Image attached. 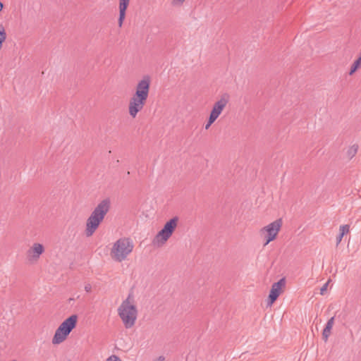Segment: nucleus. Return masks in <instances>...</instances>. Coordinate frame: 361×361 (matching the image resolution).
I'll return each mask as SVG.
<instances>
[{"instance_id":"423d86ee","label":"nucleus","mask_w":361,"mask_h":361,"mask_svg":"<svg viewBox=\"0 0 361 361\" xmlns=\"http://www.w3.org/2000/svg\"><path fill=\"white\" fill-rule=\"evenodd\" d=\"M147 100V99L144 97L134 94H133L128 104V113L132 118H135L137 114L142 110Z\"/></svg>"},{"instance_id":"5701e85b","label":"nucleus","mask_w":361,"mask_h":361,"mask_svg":"<svg viewBox=\"0 0 361 361\" xmlns=\"http://www.w3.org/2000/svg\"><path fill=\"white\" fill-rule=\"evenodd\" d=\"M350 152L353 154V156L357 152V148L350 149Z\"/></svg>"},{"instance_id":"2eb2a0df","label":"nucleus","mask_w":361,"mask_h":361,"mask_svg":"<svg viewBox=\"0 0 361 361\" xmlns=\"http://www.w3.org/2000/svg\"><path fill=\"white\" fill-rule=\"evenodd\" d=\"M217 118L209 114L207 123L204 126V128L208 130L209 127L213 124Z\"/></svg>"},{"instance_id":"9d476101","label":"nucleus","mask_w":361,"mask_h":361,"mask_svg":"<svg viewBox=\"0 0 361 361\" xmlns=\"http://www.w3.org/2000/svg\"><path fill=\"white\" fill-rule=\"evenodd\" d=\"M285 278H282L278 282L273 283L269 295V305H271L277 300L282 292V288L285 287Z\"/></svg>"},{"instance_id":"393cba45","label":"nucleus","mask_w":361,"mask_h":361,"mask_svg":"<svg viewBox=\"0 0 361 361\" xmlns=\"http://www.w3.org/2000/svg\"><path fill=\"white\" fill-rule=\"evenodd\" d=\"M3 7H4V5H3V4L0 1V11L3 9Z\"/></svg>"},{"instance_id":"6ab92c4d","label":"nucleus","mask_w":361,"mask_h":361,"mask_svg":"<svg viewBox=\"0 0 361 361\" xmlns=\"http://www.w3.org/2000/svg\"><path fill=\"white\" fill-rule=\"evenodd\" d=\"M328 284H329V282H326V283H324L323 285V286L320 289V294L321 295H324V293L326 292V289H327V287H328Z\"/></svg>"},{"instance_id":"412c9836","label":"nucleus","mask_w":361,"mask_h":361,"mask_svg":"<svg viewBox=\"0 0 361 361\" xmlns=\"http://www.w3.org/2000/svg\"><path fill=\"white\" fill-rule=\"evenodd\" d=\"M184 1L185 0H173L172 1V4L173 6L181 5L184 2Z\"/></svg>"},{"instance_id":"7ed1b4c3","label":"nucleus","mask_w":361,"mask_h":361,"mask_svg":"<svg viewBox=\"0 0 361 361\" xmlns=\"http://www.w3.org/2000/svg\"><path fill=\"white\" fill-rule=\"evenodd\" d=\"M133 247L134 244L130 238H119L114 243L110 251V256L115 262H121L127 259Z\"/></svg>"},{"instance_id":"dca6fc26","label":"nucleus","mask_w":361,"mask_h":361,"mask_svg":"<svg viewBox=\"0 0 361 361\" xmlns=\"http://www.w3.org/2000/svg\"><path fill=\"white\" fill-rule=\"evenodd\" d=\"M339 231H340V233H341V235H344L345 234H346L349 232V226L347 224L341 226L340 228H339Z\"/></svg>"},{"instance_id":"20e7f679","label":"nucleus","mask_w":361,"mask_h":361,"mask_svg":"<svg viewBox=\"0 0 361 361\" xmlns=\"http://www.w3.org/2000/svg\"><path fill=\"white\" fill-rule=\"evenodd\" d=\"M78 317L77 314H72L66 319L57 328L52 338L53 344H59L63 342L77 325Z\"/></svg>"},{"instance_id":"39448f33","label":"nucleus","mask_w":361,"mask_h":361,"mask_svg":"<svg viewBox=\"0 0 361 361\" xmlns=\"http://www.w3.org/2000/svg\"><path fill=\"white\" fill-rule=\"evenodd\" d=\"M178 218L175 216L167 221L164 226L163 228L157 234L156 239L161 240L165 243L173 234L175 228L177 226Z\"/></svg>"},{"instance_id":"6e6552de","label":"nucleus","mask_w":361,"mask_h":361,"mask_svg":"<svg viewBox=\"0 0 361 361\" xmlns=\"http://www.w3.org/2000/svg\"><path fill=\"white\" fill-rule=\"evenodd\" d=\"M282 225V220L281 219H277L268 226L264 227L261 231L266 232L267 235L265 236L266 242L264 245H267L271 241L275 239Z\"/></svg>"},{"instance_id":"4468645a","label":"nucleus","mask_w":361,"mask_h":361,"mask_svg":"<svg viewBox=\"0 0 361 361\" xmlns=\"http://www.w3.org/2000/svg\"><path fill=\"white\" fill-rule=\"evenodd\" d=\"M360 66H361V60L357 59L353 63V65H352V66L350 68V71L349 72V74L350 75H353L357 71V69L358 68H360Z\"/></svg>"},{"instance_id":"aec40b11","label":"nucleus","mask_w":361,"mask_h":361,"mask_svg":"<svg viewBox=\"0 0 361 361\" xmlns=\"http://www.w3.org/2000/svg\"><path fill=\"white\" fill-rule=\"evenodd\" d=\"M84 288L87 293H90L92 291V286L90 283L85 284Z\"/></svg>"},{"instance_id":"1a4fd4ad","label":"nucleus","mask_w":361,"mask_h":361,"mask_svg":"<svg viewBox=\"0 0 361 361\" xmlns=\"http://www.w3.org/2000/svg\"><path fill=\"white\" fill-rule=\"evenodd\" d=\"M151 78L149 75H145L135 86L134 94L140 96L147 99L150 89Z\"/></svg>"},{"instance_id":"9b49d317","label":"nucleus","mask_w":361,"mask_h":361,"mask_svg":"<svg viewBox=\"0 0 361 361\" xmlns=\"http://www.w3.org/2000/svg\"><path fill=\"white\" fill-rule=\"evenodd\" d=\"M130 0H119V17L118 24L120 27H122L126 18V11L129 5Z\"/></svg>"},{"instance_id":"0eeeda50","label":"nucleus","mask_w":361,"mask_h":361,"mask_svg":"<svg viewBox=\"0 0 361 361\" xmlns=\"http://www.w3.org/2000/svg\"><path fill=\"white\" fill-rule=\"evenodd\" d=\"M231 99V96L228 93L222 94L218 99L214 103L212 111L209 114L218 118L221 114L224 109L228 104Z\"/></svg>"},{"instance_id":"ddd939ff","label":"nucleus","mask_w":361,"mask_h":361,"mask_svg":"<svg viewBox=\"0 0 361 361\" xmlns=\"http://www.w3.org/2000/svg\"><path fill=\"white\" fill-rule=\"evenodd\" d=\"M334 317H333L330 318L328 320L327 323L326 324L325 328L324 329L323 332H322V337L325 342L327 341V340L331 334V331L334 326Z\"/></svg>"},{"instance_id":"4be33fe9","label":"nucleus","mask_w":361,"mask_h":361,"mask_svg":"<svg viewBox=\"0 0 361 361\" xmlns=\"http://www.w3.org/2000/svg\"><path fill=\"white\" fill-rule=\"evenodd\" d=\"M344 235L339 233V235L336 237V245H338L342 240V238Z\"/></svg>"},{"instance_id":"f257e3e1","label":"nucleus","mask_w":361,"mask_h":361,"mask_svg":"<svg viewBox=\"0 0 361 361\" xmlns=\"http://www.w3.org/2000/svg\"><path fill=\"white\" fill-rule=\"evenodd\" d=\"M111 207V201L106 198L102 200L93 209L86 221L85 235L87 237L92 236L98 228L99 224L103 221L105 216Z\"/></svg>"},{"instance_id":"b1692460","label":"nucleus","mask_w":361,"mask_h":361,"mask_svg":"<svg viewBox=\"0 0 361 361\" xmlns=\"http://www.w3.org/2000/svg\"><path fill=\"white\" fill-rule=\"evenodd\" d=\"M165 357L164 356H159L155 361H164Z\"/></svg>"},{"instance_id":"f3484780","label":"nucleus","mask_w":361,"mask_h":361,"mask_svg":"<svg viewBox=\"0 0 361 361\" xmlns=\"http://www.w3.org/2000/svg\"><path fill=\"white\" fill-rule=\"evenodd\" d=\"M6 38V34L4 29L3 28L1 30H0V49L1 48L2 43L5 41Z\"/></svg>"},{"instance_id":"a878e982","label":"nucleus","mask_w":361,"mask_h":361,"mask_svg":"<svg viewBox=\"0 0 361 361\" xmlns=\"http://www.w3.org/2000/svg\"><path fill=\"white\" fill-rule=\"evenodd\" d=\"M11 361H17V360H11Z\"/></svg>"},{"instance_id":"f03ea898","label":"nucleus","mask_w":361,"mask_h":361,"mask_svg":"<svg viewBox=\"0 0 361 361\" xmlns=\"http://www.w3.org/2000/svg\"><path fill=\"white\" fill-rule=\"evenodd\" d=\"M118 314L126 329L133 327L137 317V310L134 305L132 293H129L118 308Z\"/></svg>"},{"instance_id":"f8f14e48","label":"nucleus","mask_w":361,"mask_h":361,"mask_svg":"<svg viewBox=\"0 0 361 361\" xmlns=\"http://www.w3.org/2000/svg\"><path fill=\"white\" fill-rule=\"evenodd\" d=\"M44 247L42 244L34 243L32 247L27 251L28 257L32 259L37 260L39 256L44 252Z\"/></svg>"},{"instance_id":"a211bd4d","label":"nucleus","mask_w":361,"mask_h":361,"mask_svg":"<svg viewBox=\"0 0 361 361\" xmlns=\"http://www.w3.org/2000/svg\"><path fill=\"white\" fill-rule=\"evenodd\" d=\"M105 361H121V359L116 355H112L106 358Z\"/></svg>"}]
</instances>
